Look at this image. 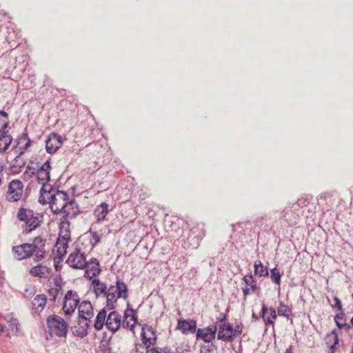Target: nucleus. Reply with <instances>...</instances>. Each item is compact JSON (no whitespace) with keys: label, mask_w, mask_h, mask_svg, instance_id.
I'll return each instance as SVG.
<instances>
[{"label":"nucleus","mask_w":353,"mask_h":353,"mask_svg":"<svg viewBox=\"0 0 353 353\" xmlns=\"http://www.w3.org/2000/svg\"><path fill=\"white\" fill-rule=\"evenodd\" d=\"M204 236L203 228L196 226L191 229L183 230L178 241L181 247L189 252L199 247V243Z\"/></svg>","instance_id":"f257e3e1"},{"label":"nucleus","mask_w":353,"mask_h":353,"mask_svg":"<svg viewBox=\"0 0 353 353\" xmlns=\"http://www.w3.org/2000/svg\"><path fill=\"white\" fill-rule=\"evenodd\" d=\"M47 325L50 332L57 336L63 337L66 336L68 332V325L59 316H50L47 319Z\"/></svg>","instance_id":"f03ea898"},{"label":"nucleus","mask_w":353,"mask_h":353,"mask_svg":"<svg viewBox=\"0 0 353 353\" xmlns=\"http://www.w3.org/2000/svg\"><path fill=\"white\" fill-rule=\"evenodd\" d=\"M163 225L164 230L167 232H172L173 235H177V233L181 230L183 232L184 225H186V223H184L183 220L174 216H170L167 214H165Z\"/></svg>","instance_id":"7ed1b4c3"},{"label":"nucleus","mask_w":353,"mask_h":353,"mask_svg":"<svg viewBox=\"0 0 353 353\" xmlns=\"http://www.w3.org/2000/svg\"><path fill=\"white\" fill-rule=\"evenodd\" d=\"M80 299L76 291L72 290H68L63 299V310L65 315H71L73 314L79 305Z\"/></svg>","instance_id":"20e7f679"},{"label":"nucleus","mask_w":353,"mask_h":353,"mask_svg":"<svg viewBox=\"0 0 353 353\" xmlns=\"http://www.w3.org/2000/svg\"><path fill=\"white\" fill-rule=\"evenodd\" d=\"M37 249V246L34 243H23L14 246L12 252L15 254V258L21 261L32 256Z\"/></svg>","instance_id":"39448f33"},{"label":"nucleus","mask_w":353,"mask_h":353,"mask_svg":"<svg viewBox=\"0 0 353 353\" xmlns=\"http://www.w3.org/2000/svg\"><path fill=\"white\" fill-rule=\"evenodd\" d=\"M23 185L19 179L11 181L8 185L7 200L16 202L20 200L23 192Z\"/></svg>","instance_id":"423d86ee"},{"label":"nucleus","mask_w":353,"mask_h":353,"mask_svg":"<svg viewBox=\"0 0 353 353\" xmlns=\"http://www.w3.org/2000/svg\"><path fill=\"white\" fill-rule=\"evenodd\" d=\"M66 263L73 269H83L86 266L84 253H81L79 250L76 248L69 254Z\"/></svg>","instance_id":"0eeeda50"},{"label":"nucleus","mask_w":353,"mask_h":353,"mask_svg":"<svg viewBox=\"0 0 353 353\" xmlns=\"http://www.w3.org/2000/svg\"><path fill=\"white\" fill-rule=\"evenodd\" d=\"M216 331V325H210L203 329L199 328L196 332V339H201L205 343H210L215 339Z\"/></svg>","instance_id":"6e6552de"},{"label":"nucleus","mask_w":353,"mask_h":353,"mask_svg":"<svg viewBox=\"0 0 353 353\" xmlns=\"http://www.w3.org/2000/svg\"><path fill=\"white\" fill-rule=\"evenodd\" d=\"M299 217V210L296 208V205L292 204L287 205L281 214V219L290 225L296 224Z\"/></svg>","instance_id":"1a4fd4ad"},{"label":"nucleus","mask_w":353,"mask_h":353,"mask_svg":"<svg viewBox=\"0 0 353 353\" xmlns=\"http://www.w3.org/2000/svg\"><path fill=\"white\" fill-rule=\"evenodd\" d=\"M63 143L62 137L55 132H51L46 141V150L49 154L55 153Z\"/></svg>","instance_id":"9d476101"},{"label":"nucleus","mask_w":353,"mask_h":353,"mask_svg":"<svg viewBox=\"0 0 353 353\" xmlns=\"http://www.w3.org/2000/svg\"><path fill=\"white\" fill-rule=\"evenodd\" d=\"M58 201L57 196V191L54 192V188L51 187L48 191L42 186L40 190V196L39 198V203L42 205L50 203V205H54Z\"/></svg>","instance_id":"9b49d317"},{"label":"nucleus","mask_w":353,"mask_h":353,"mask_svg":"<svg viewBox=\"0 0 353 353\" xmlns=\"http://www.w3.org/2000/svg\"><path fill=\"white\" fill-rule=\"evenodd\" d=\"M51 170L50 161L47 160L37 170L35 174L37 180L42 186L46 187L50 180V171Z\"/></svg>","instance_id":"f8f14e48"},{"label":"nucleus","mask_w":353,"mask_h":353,"mask_svg":"<svg viewBox=\"0 0 353 353\" xmlns=\"http://www.w3.org/2000/svg\"><path fill=\"white\" fill-rule=\"evenodd\" d=\"M121 315L116 311H112L108 316L105 321L106 328L115 333L121 327Z\"/></svg>","instance_id":"ddd939ff"},{"label":"nucleus","mask_w":353,"mask_h":353,"mask_svg":"<svg viewBox=\"0 0 353 353\" xmlns=\"http://www.w3.org/2000/svg\"><path fill=\"white\" fill-rule=\"evenodd\" d=\"M217 339L225 342H232L234 339L232 325L229 323L219 325Z\"/></svg>","instance_id":"4468645a"},{"label":"nucleus","mask_w":353,"mask_h":353,"mask_svg":"<svg viewBox=\"0 0 353 353\" xmlns=\"http://www.w3.org/2000/svg\"><path fill=\"white\" fill-rule=\"evenodd\" d=\"M135 310L131 307L130 303L127 304V309L123 314V321L122 325L124 328L133 330L134 325L137 322V316L135 314Z\"/></svg>","instance_id":"2eb2a0df"},{"label":"nucleus","mask_w":353,"mask_h":353,"mask_svg":"<svg viewBox=\"0 0 353 353\" xmlns=\"http://www.w3.org/2000/svg\"><path fill=\"white\" fill-rule=\"evenodd\" d=\"M176 329L180 330L183 334H192L196 332V321L194 319L178 320Z\"/></svg>","instance_id":"dca6fc26"},{"label":"nucleus","mask_w":353,"mask_h":353,"mask_svg":"<svg viewBox=\"0 0 353 353\" xmlns=\"http://www.w3.org/2000/svg\"><path fill=\"white\" fill-rule=\"evenodd\" d=\"M142 346L148 350L154 347V330L152 327H143L141 330Z\"/></svg>","instance_id":"f3484780"},{"label":"nucleus","mask_w":353,"mask_h":353,"mask_svg":"<svg viewBox=\"0 0 353 353\" xmlns=\"http://www.w3.org/2000/svg\"><path fill=\"white\" fill-rule=\"evenodd\" d=\"M83 269H85L84 276L89 280H92V278L101 272L99 263L95 258H92L90 261H86V266Z\"/></svg>","instance_id":"a211bd4d"},{"label":"nucleus","mask_w":353,"mask_h":353,"mask_svg":"<svg viewBox=\"0 0 353 353\" xmlns=\"http://www.w3.org/2000/svg\"><path fill=\"white\" fill-rule=\"evenodd\" d=\"M78 312V319H80V321H82V319L90 320L94 315L92 305L88 301H83L79 304Z\"/></svg>","instance_id":"6ab92c4d"},{"label":"nucleus","mask_w":353,"mask_h":353,"mask_svg":"<svg viewBox=\"0 0 353 353\" xmlns=\"http://www.w3.org/2000/svg\"><path fill=\"white\" fill-rule=\"evenodd\" d=\"M171 238L176 239L177 235L171 234L170 237H161L159 240L156 239V245L161 248L163 255H169L171 253L173 245Z\"/></svg>","instance_id":"aec40b11"},{"label":"nucleus","mask_w":353,"mask_h":353,"mask_svg":"<svg viewBox=\"0 0 353 353\" xmlns=\"http://www.w3.org/2000/svg\"><path fill=\"white\" fill-rule=\"evenodd\" d=\"M52 273V269L41 264L34 266L30 270V274L35 277L49 278Z\"/></svg>","instance_id":"412c9836"},{"label":"nucleus","mask_w":353,"mask_h":353,"mask_svg":"<svg viewBox=\"0 0 353 353\" xmlns=\"http://www.w3.org/2000/svg\"><path fill=\"white\" fill-rule=\"evenodd\" d=\"M90 320L82 319L80 323V319H78V323L77 326L72 328V333L74 335L83 338L88 335V329L90 327L89 323Z\"/></svg>","instance_id":"4be33fe9"},{"label":"nucleus","mask_w":353,"mask_h":353,"mask_svg":"<svg viewBox=\"0 0 353 353\" xmlns=\"http://www.w3.org/2000/svg\"><path fill=\"white\" fill-rule=\"evenodd\" d=\"M47 302V296L44 294H37L32 301V312L39 314L45 307Z\"/></svg>","instance_id":"5701e85b"},{"label":"nucleus","mask_w":353,"mask_h":353,"mask_svg":"<svg viewBox=\"0 0 353 353\" xmlns=\"http://www.w3.org/2000/svg\"><path fill=\"white\" fill-rule=\"evenodd\" d=\"M69 213L63 214L60 219L59 223V236H66V238H70V222L68 220Z\"/></svg>","instance_id":"b1692460"},{"label":"nucleus","mask_w":353,"mask_h":353,"mask_svg":"<svg viewBox=\"0 0 353 353\" xmlns=\"http://www.w3.org/2000/svg\"><path fill=\"white\" fill-rule=\"evenodd\" d=\"M109 205L108 203L103 202L97 205L94 211V214L97 219V222H102L105 221V217L109 212Z\"/></svg>","instance_id":"393cba45"},{"label":"nucleus","mask_w":353,"mask_h":353,"mask_svg":"<svg viewBox=\"0 0 353 353\" xmlns=\"http://www.w3.org/2000/svg\"><path fill=\"white\" fill-rule=\"evenodd\" d=\"M92 285L93 287V292L95 296L99 297L100 296H105L108 290L106 285L101 282L99 279H92Z\"/></svg>","instance_id":"a878e982"},{"label":"nucleus","mask_w":353,"mask_h":353,"mask_svg":"<svg viewBox=\"0 0 353 353\" xmlns=\"http://www.w3.org/2000/svg\"><path fill=\"white\" fill-rule=\"evenodd\" d=\"M114 286L111 285L108 288V290L106 292V294L104 297H106V308L112 310L115 308L114 304L117 302V294L114 292Z\"/></svg>","instance_id":"bb28decb"},{"label":"nucleus","mask_w":353,"mask_h":353,"mask_svg":"<svg viewBox=\"0 0 353 353\" xmlns=\"http://www.w3.org/2000/svg\"><path fill=\"white\" fill-rule=\"evenodd\" d=\"M70 240V238H66V236H58L56 242L57 254L63 256L66 254V250Z\"/></svg>","instance_id":"cd10ccee"},{"label":"nucleus","mask_w":353,"mask_h":353,"mask_svg":"<svg viewBox=\"0 0 353 353\" xmlns=\"http://www.w3.org/2000/svg\"><path fill=\"white\" fill-rule=\"evenodd\" d=\"M13 139L10 134H8L6 131H1L0 132V152H5L12 142Z\"/></svg>","instance_id":"c85d7f7f"},{"label":"nucleus","mask_w":353,"mask_h":353,"mask_svg":"<svg viewBox=\"0 0 353 353\" xmlns=\"http://www.w3.org/2000/svg\"><path fill=\"white\" fill-rule=\"evenodd\" d=\"M107 319V312L105 308L101 309L97 314L94 320V327L96 330H101L103 325H105Z\"/></svg>","instance_id":"c756f323"},{"label":"nucleus","mask_w":353,"mask_h":353,"mask_svg":"<svg viewBox=\"0 0 353 353\" xmlns=\"http://www.w3.org/2000/svg\"><path fill=\"white\" fill-rule=\"evenodd\" d=\"M113 290L117 294V298H123L124 299L127 298L128 288L123 281L120 279L117 280Z\"/></svg>","instance_id":"7c9ffc66"},{"label":"nucleus","mask_w":353,"mask_h":353,"mask_svg":"<svg viewBox=\"0 0 353 353\" xmlns=\"http://www.w3.org/2000/svg\"><path fill=\"white\" fill-rule=\"evenodd\" d=\"M334 321L339 329L345 327L348 330L350 328V325L346 323L345 314L343 310L335 315Z\"/></svg>","instance_id":"2f4dec72"},{"label":"nucleus","mask_w":353,"mask_h":353,"mask_svg":"<svg viewBox=\"0 0 353 353\" xmlns=\"http://www.w3.org/2000/svg\"><path fill=\"white\" fill-rule=\"evenodd\" d=\"M65 203H67V208H65V214L68 212L70 214L68 216L70 219L76 217L79 212L77 203L74 200L69 201V202H66Z\"/></svg>","instance_id":"473e14b6"},{"label":"nucleus","mask_w":353,"mask_h":353,"mask_svg":"<svg viewBox=\"0 0 353 353\" xmlns=\"http://www.w3.org/2000/svg\"><path fill=\"white\" fill-rule=\"evenodd\" d=\"M277 318L276 310L274 307H270L266 318L264 319V324L266 327L272 325L274 328V323Z\"/></svg>","instance_id":"72a5a7b5"},{"label":"nucleus","mask_w":353,"mask_h":353,"mask_svg":"<svg viewBox=\"0 0 353 353\" xmlns=\"http://www.w3.org/2000/svg\"><path fill=\"white\" fill-rule=\"evenodd\" d=\"M254 272L255 275H258L259 276H266L268 275V268L264 266L261 261L254 262Z\"/></svg>","instance_id":"f704fd0d"},{"label":"nucleus","mask_w":353,"mask_h":353,"mask_svg":"<svg viewBox=\"0 0 353 353\" xmlns=\"http://www.w3.org/2000/svg\"><path fill=\"white\" fill-rule=\"evenodd\" d=\"M313 200V196L310 194H303L299 198L295 203H292V205H296V208L299 207L301 208L308 206L312 201Z\"/></svg>","instance_id":"c9c22d12"},{"label":"nucleus","mask_w":353,"mask_h":353,"mask_svg":"<svg viewBox=\"0 0 353 353\" xmlns=\"http://www.w3.org/2000/svg\"><path fill=\"white\" fill-rule=\"evenodd\" d=\"M31 216H32V210L26 209L24 208H19L17 214V218L19 221L24 222L26 224L27 221H29V219Z\"/></svg>","instance_id":"e433bc0d"},{"label":"nucleus","mask_w":353,"mask_h":353,"mask_svg":"<svg viewBox=\"0 0 353 353\" xmlns=\"http://www.w3.org/2000/svg\"><path fill=\"white\" fill-rule=\"evenodd\" d=\"M243 281L246 286L249 285L250 287L252 292H255L258 289L256 280L251 273L244 276Z\"/></svg>","instance_id":"4c0bfd02"},{"label":"nucleus","mask_w":353,"mask_h":353,"mask_svg":"<svg viewBox=\"0 0 353 353\" xmlns=\"http://www.w3.org/2000/svg\"><path fill=\"white\" fill-rule=\"evenodd\" d=\"M26 225L28 228V230H27L28 232H30L40 226V221L38 216L34 215L33 211L32 216H31L29 221H27Z\"/></svg>","instance_id":"58836bf2"},{"label":"nucleus","mask_w":353,"mask_h":353,"mask_svg":"<svg viewBox=\"0 0 353 353\" xmlns=\"http://www.w3.org/2000/svg\"><path fill=\"white\" fill-rule=\"evenodd\" d=\"M277 312L279 316L289 318L292 316V310L289 306L280 302L279 307H277Z\"/></svg>","instance_id":"ea45409f"},{"label":"nucleus","mask_w":353,"mask_h":353,"mask_svg":"<svg viewBox=\"0 0 353 353\" xmlns=\"http://www.w3.org/2000/svg\"><path fill=\"white\" fill-rule=\"evenodd\" d=\"M9 123L8 114L4 110H0V132L6 131Z\"/></svg>","instance_id":"a19ab883"},{"label":"nucleus","mask_w":353,"mask_h":353,"mask_svg":"<svg viewBox=\"0 0 353 353\" xmlns=\"http://www.w3.org/2000/svg\"><path fill=\"white\" fill-rule=\"evenodd\" d=\"M270 278L272 282L278 285H280L281 274L276 268H274L270 270Z\"/></svg>","instance_id":"79ce46f5"},{"label":"nucleus","mask_w":353,"mask_h":353,"mask_svg":"<svg viewBox=\"0 0 353 353\" xmlns=\"http://www.w3.org/2000/svg\"><path fill=\"white\" fill-rule=\"evenodd\" d=\"M62 291V287H54L52 285H50V288H48V292L50 296V301H55L57 299V297L60 292Z\"/></svg>","instance_id":"37998d69"},{"label":"nucleus","mask_w":353,"mask_h":353,"mask_svg":"<svg viewBox=\"0 0 353 353\" xmlns=\"http://www.w3.org/2000/svg\"><path fill=\"white\" fill-rule=\"evenodd\" d=\"M6 320L9 323V326L10 327L12 332L17 333L19 330V323L18 320L13 317H10V319L6 318Z\"/></svg>","instance_id":"c03bdc74"},{"label":"nucleus","mask_w":353,"mask_h":353,"mask_svg":"<svg viewBox=\"0 0 353 353\" xmlns=\"http://www.w3.org/2000/svg\"><path fill=\"white\" fill-rule=\"evenodd\" d=\"M134 352L135 353H154V347L148 350L147 347L142 346V343L135 344Z\"/></svg>","instance_id":"a18cd8bd"},{"label":"nucleus","mask_w":353,"mask_h":353,"mask_svg":"<svg viewBox=\"0 0 353 353\" xmlns=\"http://www.w3.org/2000/svg\"><path fill=\"white\" fill-rule=\"evenodd\" d=\"M216 350V346L213 343H211L210 345H202L201 346L199 353H210Z\"/></svg>","instance_id":"49530a36"},{"label":"nucleus","mask_w":353,"mask_h":353,"mask_svg":"<svg viewBox=\"0 0 353 353\" xmlns=\"http://www.w3.org/2000/svg\"><path fill=\"white\" fill-rule=\"evenodd\" d=\"M21 154H21V152H20L19 154L14 159L13 165H12L13 168H21L24 167L26 163L21 159Z\"/></svg>","instance_id":"de8ad7c7"},{"label":"nucleus","mask_w":353,"mask_h":353,"mask_svg":"<svg viewBox=\"0 0 353 353\" xmlns=\"http://www.w3.org/2000/svg\"><path fill=\"white\" fill-rule=\"evenodd\" d=\"M29 137H28V134L27 132V128H25L24 130V132L20 134L18 137V139H17L14 142V145H13V148H17L19 144V141L22 140V139H24V140H28Z\"/></svg>","instance_id":"09e8293b"},{"label":"nucleus","mask_w":353,"mask_h":353,"mask_svg":"<svg viewBox=\"0 0 353 353\" xmlns=\"http://www.w3.org/2000/svg\"><path fill=\"white\" fill-rule=\"evenodd\" d=\"M330 334L334 336V343L330 346V351L329 353H334L335 347L339 343V336L335 330H332Z\"/></svg>","instance_id":"8fccbe9b"},{"label":"nucleus","mask_w":353,"mask_h":353,"mask_svg":"<svg viewBox=\"0 0 353 353\" xmlns=\"http://www.w3.org/2000/svg\"><path fill=\"white\" fill-rule=\"evenodd\" d=\"M57 196H58V200H61L63 203L69 202L68 201V194L66 192L62 190H57Z\"/></svg>","instance_id":"3c124183"},{"label":"nucleus","mask_w":353,"mask_h":353,"mask_svg":"<svg viewBox=\"0 0 353 353\" xmlns=\"http://www.w3.org/2000/svg\"><path fill=\"white\" fill-rule=\"evenodd\" d=\"M62 260L63 256L57 254V256L54 257V266L57 272H59L61 269L62 266L60 265V263L62 261Z\"/></svg>","instance_id":"603ef678"},{"label":"nucleus","mask_w":353,"mask_h":353,"mask_svg":"<svg viewBox=\"0 0 353 353\" xmlns=\"http://www.w3.org/2000/svg\"><path fill=\"white\" fill-rule=\"evenodd\" d=\"M67 208V203H63L61 206L60 208L57 207L54 209V205H50V208L54 214H58L60 212H62L63 214H65V208Z\"/></svg>","instance_id":"864d4df0"},{"label":"nucleus","mask_w":353,"mask_h":353,"mask_svg":"<svg viewBox=\"0 0 353 353\" xmlns=\"http://www.w3.org/2000/svg\"><path fill=\"white\" fill-rule=\"evenodd\" d=\"M270 216L268 214H265L263 216L258 217L254 221V223L256 225H261L264 223V222H266L267 221L270 220Z\"/></svg>","instance_id":"5fc2aeb1"},{"label":"nucleus","mask_w":353,"mask_h":353,"mask_svg":"<svg viewBox=\"0 0 353 353\" xmlns=\"http://www.w3.org/2000/svg\"><path fill=\"white\" fill-rule=\"evenodd\" d=\"M227 320V316L225 313H221L219 316L216 318V321L214 325H216L218 326V324L219 325H223L227 323L225 321Z\"/></svg>","instance_id":"6e6d98bb"},{"label":"nucleus","mask_w":353,"mask_h":353,"mask_svg":"<svg viewBox=\"0 0 353 353\" xmlns=\"http://www.w3.org/2000/svg\"><path fill=\"white\" fill-rule=\"evenodd\" d=\"M34 253L35 254L34 257L35 261H39L43 258L44 252L42 250L37 248Z\"/></svg>","instance_id":"4d7b16f0"},{"label":"nucleus","mask_w":353,"mask_h":353,"mask_svg":"<svg viewBox=\"0 0 353 353\" xmlns=\"http://www.w3.org/2000/svg\"><path fill=\"white\" fill-rule=\"evenodd\" d=\"M333 300L334 301V305H331L332 307H336L339 311H342L343 310V308H342V303H341V301L340 300V299H339L337 296H334L333 298Z\"/></svg>","instance_id":"13d9d810"},{"label":"nucleus","mask_w":353,"mask_h":353,"mask_svg":"<svg viewBox=\"0 0 353 353\" xmlns=\"http://www.w3.org/2000/svg\"><path fill=\"white\" fill-rule=\"evenodd\" d=\"M243 324L241 323H240L239 324H237L235 325L234 327H233V334H234V337L236 336V335H240L242 332H243Z\"/></svg>","instance_id":"bf43d9fd"},{"label":"nucleus","mask_w":353,"mask_h":353,"mask_svg":"<svg viewBox=\"0 0 353 353\" xmlns=\"http://www.w3.org/2000/svg\"><path fill=\"white\" fill-rule=\"evenodd\" d=\"M268 310H269V308H268V307L265 304H262L261 312H260L259 315H258V316L259 317H261L263 319V321H264V319H265V318H266V314H268Z\"/></svg>","instance_id":"052dcab7"},{"label":"nucleus","mask_w":353,"mask_h":353,"mask_svg":"<svg viewBox=\"0 0 353 353\" xmlns=\"http://www.w3.org/2000/svg\"><path fill=\"white\" fill-rule=\"evenodd\" d=\"M92 235V239L94 240V243H97L100 241L101 236L95 231H92L91 229L89 230Z\"/></svg>","instance_id":"680f3d73"},{"label":"nucleus","mask_w":353,"mask_h":353,"mask_svg":"<svg viewBox=\"0 0 353 353\" xmlns=\"http://www.w3.org/2000/svg\"><path fill=\"white\" fill-rule=\"evenodd\" d=\"M61 282H62V279L60 275H58L54 279V284L52 286H54L57 288L62 287Z\"/></svg>","instance_id":"e2e57ef3"},{"label":"nucleus","mask_w":353,"mask_h":353,"mask_svg":"<svg viewBox=\"0 0 353 353\" xmlns=\"http://www.w3.org/2000/svg\"><path fill=\"white\" fill-rule=\"evenodd\" d=\"M30 144H31V140H30V139H28V140L26 141V144L21 149V154H23L24 152L30 147Z\"/></svg>","instance_id":"0e129e2a"},{"label":"nucleus","mask_w":353,"mask_h":353,"mask_svg":"<svg viewBox=\"0 0 353 353\" xmlns=\"http://www.w3.org/2000/svg\"><path fill=\"white\" fill-rule=\"evenodd\" d=\"M242 290L244 296V300H245L247 296L250 294V289L247 286H245V288H242Z\"/></svg>","instance_id":"69168bd1"},{"label":"nucleus","mask_w":353,"mask_h":353,"mask_svg":"<svg viewBox=\"0 0 353 353\" xmlns=\"http://www.w3.org/2000/svg\"><path fill=\"white\" fill-rule=\"evenodd\" d=\"M30 171V176L35 175L37 171H35V169L30 165H27L26 167V172Z\"/></svg>","instance_id":"338daca9"},{"label":"nucleus","mask_w":353,"mask_h":353,"mask_svg":"<svg viewBox=\"0 0 353 353\" xmlns=\"http://www.w3.org/2000/svg\"><path fill=\"white\" fill-rule=\"evenodd\" d=\"M156 353H173V352L169 348L164 347L163 349H161L160 351H159L156 349Z\"/></svg>","instance_id":"774afa93"}]
</instances>
